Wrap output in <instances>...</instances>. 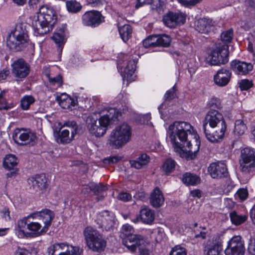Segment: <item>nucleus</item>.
Instances as JSON below:
<instances>
[{
	"label": "nucleus",
	"mask_w": 255,
	"mask_h": 255,
	"mask_svg": "<svg viewBox=\"0 0 255 255\" xmlns=\"http://www.w3.org/2000/svg\"><path fill=\"white\" fill-rule=\"evenodd\" d=\"M192 130L193 128L190 124L175 122L169 126L167 132L174 151L181 157L193 159L199 150L200 142L196 139L193 146L188 141V133H191Z\"/></svg>",
	"instance_id": "nucleus-1"
},
{
	"label": "nucleus",
	"mask_w": 255,
	"mask_h": 255,
	"mask_svg": "<svg viewBox=\"0 0 255 255\" xmlns=\"http://www.w3.org/2000/svg\"><path fill=\"white\" fill-rule=\"evenodd\" d=\"M103 113L99 118L96 114L88 116L86 120V126L89 133L95 137L103 136L107 130L108 127L114 123L121 116L115 108H106L99 112Z\"/></svg>",
	"instance_id": "nucleus-2"
},
{
	"label": "nucleus",
	"mask_w": 255,
	"mask_h": 255,
	"mask_svg": "<svg viewBox=\"0 0 255 255\" xmlns=\"http://www.w3.org/2000/svg\"><path fill=\"white\" fill-rule=\"evenodd\" d=\"M57 21L53 7L48 5L41 6L33 17L32 26L35 35H43L51 31Z\"/></svg>",
	"instance_id": "nucleus-3"
},
{
	"label": "nucleus",
	"mask_w": 255,
	"mask_h": 255,
	"mask_svg": "<svg viewBox=\"0 0 255 255\" xmlns=\"http://www.w3.org/2000/svg\"><path fill=\"white\" fill-rule=\"evenodd\" d=\"M24 23L16 24L15 30L11 32L7 38V46L13 51L21 50L28 42V36Z\"/></svg>",
	"instance_id": "nucleus-4"
},
{
	"label": "nucleus",
	"mask_w": 255,
	"mask_h": 255,
	"mask_svg": "<svg viewBox=\"0 0 255 255\" xmlns=\"http://www.w3.org/2000/svg\"><path fill=\"white\" fill-rule=\"evenodd\" d=\"M131 128L128 124L123 123L116 126L111 131L109 143L116 148L122 147L131 139Z\"/></svg>",
	"instance_id": "nucleus-5"
},
{
	"label": "nucleus",
	"mask_w": 255,
	"mask_h": 255,
	"mask_svg": "<svg viewBox=\"0 0 255 255\" xmlns=\"http://www.w3.org/2000/svg\"><path fill=\"white\" fill-rule=\"evenodd\" d=\"M86 244L93 251L101 252L106 246V241L103 236L91 226L87 227L83 232Z\"/></svg>",
	"instance_id": "nucleus-6"
},
{
	"label": "nucleus",
	"mask_w": 255,
	"mask_h": 255,
	"mask_svg": "<svg viewBox=\"0 0 255 255\" xmlns=\"http://www.w3.org/2000/svg\"><path fill=\"white\" fill-rule=\"evenodd\" d=\"M229 46L227 44L218 43L205 59L210 65H220L228 62Z\"/></svg>",
	"instance_id": "nucleus-7"
},
{
	"label": "nucleus",
	"mask_w": 255,
	"mask_h": 255,
	"mask_svg": "<svg viewBox=\"0 0 255 255\" xmlns=\"http://www.w3.org/2000/svg\"><path fill=\"white\" fill-rule=\"evenodd\" d=\"M79 126L74 121H67L64 123L58 133L57 138L58 142L69 143L77 133Z\"/></svg>",
	"instance_id": "nucleus-8"
},
{
	"label": "nucleus",
	"mask_w": 255,
	"mask_h": 255,
	"mask_svg": "<svg viewBox=\"0 0 255 255\" xmlns=\"http://www.w3.org/2000/svg\"><path fill=\"white\" fill-rule=\"evenodd\" d=\"M241 157L243 161L240 163V170L244 173H250L255 168V150L247 147L241 151Z\"/></svg>",
	"instance_id": "nucleus-9"
},
{
	"label": "nucleus",
	"mask_w": 255,
	"mask_h": 255,
	"mask_svg": "<svg viewBox=\"0 0 255 255\" xmlns=\"http://www.w3.org/2000/svg\"><path fill=\"white\" fill-rule=\"evenodd\" d=\"M128 240L125 241L127 249L131 253H134L138 249L139 255H151L150 251L146 248L148 245L143 236H131Z\"/></svg>",
	"instance_id": "nucleus-10"
},
{
	"label": "nucleus",
	"mask_w": 255,
	"mask_h": 255,
	"mask_svg": "<svg viewBox=\"0 0 255 255\" xmlns=\"http://www.w3.org/2000/svg\"><path fill=\"white\" fill-rule=\"evenodd\" d=\"M14 142L21 145H33L36 140L35 134L23 128H16L12 133Z\"/></svg>",
	"instance_id": "nucleus-11"
},
{
	"label": "nucleus",
	"mask_w": 255,
	"mask_h": 255,
	"mask_svg": "<svg viewBox=\"0 0 255 255\" xmlns=\"http://www.w3.org/2000/svg\"><path fill=\"white\" fill-rule=\"evenodd\" d=\"M115 219V217L112 213L105 210L97 215L96 222L99 228L102 229L103 231H111L114 229Z\"/></svg>",
	"instance_id": "nucleus-12"
},
{
	"label": "nucleus",
	"mask_w": 255,
	"mask_h": 255,
	"mask_svg": "<svg viewBox=\"0 0 255 255\" xmlns=\"http://www.w3.org/2000/svg\"><path fill=\"white\" fill-rule=\"evenodd\" d=\"M186 15L181 11H169L163 17L162 21L165 26L174 28L185 23Z\"/></svg>",
	"instance_id": "nucleus-13"
},
{
	"label": "nucleus",
	"mask_w": 255,
	"mask_h": 255,
	"mask_svg": "<svg viewBox=\"0 0 255 255\" xmlns=\"http://www.w3.org/2000/svg\"><path fill=\"white\" fill-rule=\"evenodd\" d=\"M54 216L55 214L53 211L48 209H45L40 211L32 213L28 216V217L41 220L44 224L41 232H46L51 226Z\"/></svg>",
	"instance_id": "nucleus-14"
},
{
	"label": "nucleus",
	"mask_w": 255,
	"mask_h": 255,
	"mask_svg": "<svg viewBox=\"0 0 255 255\" xmlns=\"http://www.w3.org/2000/svg\"><path fill=\"white\" fill-rule=\"evenodd\" d=\"M105 17L97 10L86 12L82 17V23L87 26L96 27L105 21Z\"/></svg>",
	"instance_id": "nucleus-15"
},
{
	"label": "nucleus",
	"mask_w": 255,
	"mask_h": 255,
	"mask_svg": "<svg viewBox=\"0 0 255 255\" xmlns=\"http://www.w3.org/2000/svg\"><path fill=\"white\" fill-rule=\"evenodd\" d=\"M211 130L206 129L204 131L206 138L211 142H217L223 138L226 130L227 126L225 121L222 122L217 126L210 127Z\"/></svg>",
	"instance_id": "nucleus-16"
},
{
	"label": "nucleus",
	"mask_w": 255,
	"mask_h": 255,
	"mask_svg": "<svg viewBox=\"0 0 255 255\" xmlns=\"http://www.w3.org/2000/svg\"><path fill=\"white\" fill-rule=\"evenodd\" d=\"M225 120L221 113L215 109H210L206 114L203 121V130L206 131L207 128V124H209V127H214L219 123L224 122Z\"/></svg>",
	"instance_id": "nucleus-17"
},
{
	"label": "nucleus",
	"mask_w": 255,
	"mask_h": 255,
	"mask_svg": "<svg viewBox=\"0 0 255 255\" xmlns=\"http://www.w3.org/2000/svg\"><path fill=\"white\" fill-rule=\"evenodd\" d=\"M12 67V73L18 79H22L29 74V65L23 59H19L14 61Z\"/></svg>",
	"instance_id": "nucleus-18"
},
{
	"label": "nucleus",
	"mask_w": 255,
	"mask_h": 255,
	"mask_svg": "<svg viewBox=\"0 0 255 255\" xmlns=\"http://www.w3.org/2000/svg\"><path fill=\"white\" fill-rule=\"evenodd\" d=\"M208 171L213 178H221L228 176L226 164L222 162L212 163L208 167Z\"/></svg>",
	"instance_id": "nucleus-19"
},
{
	"label": "nucleus",
	"mask_w": 255,
	"mask_h": 255,
	"mask_svg": "<svg viewBox=\"0 0 255 255\" xmlns=\"http://www.w3.org/2000/svg\"><path fill=\"white\" fill-rule=\"evenodd\" d=\"M30 188L35 191H42L47 187V178L44 174L36 175L28 179Z\"/></svg>",
	"instance_id": "nucleus-20"
},
{
	"label": "nucleus",
	"mask_w": 255,
	"mask_h": 255,
	"mask_svg": "<svg viewBox=\"0 0 255 255\" xmlns=\"http://www.w3.org/2000/svg\"><path fill=\"white\" fill-rule=\"evenodd\" d=\"M231 75L232 73L229 70L222 68L214 76V83L219 87L226 86L230 81Z\"/></svg>",
	"instance_id": "nucleus-21"
},
{
	"label": "nucleus",
	"mask_w": 255,
	"mask_h": 255,
	"mask_svg": "<svg viewBox=\"0 0 255 255\" xmlns=\"http://www.w3.org/2000/svg\"><path fill=\"white\" fill-rule=\"evenodd\" d=\"M214 22L212 19L203 17L198 19L195 24V29L200 33H207L209 32L214 26Z\"/></svg>",
	"instance_id": "nucleus-22"
},
{
	"label": "nucleus",
	"mask_w": 255,
	"mask_h": 255,
	"mask_svg": "<svg viewBox=\"0 0 255 255\" xmlns=\"http://www.w3.org/2000/svg\"><path fill=\"white\" fill-rule=\"evenodd\" d=\"M149 202L150 205L155 208H158L163 205L164 197L159 188L155 187L151 193Z\"/></svg>",
	"instance_id": "nucleus-23"
},
{
	"label": "nucleus",
	"mask_w": 255,
	"mask_h": 255,
	"mask_svg": "<svg viewBox=\"0 0 255 255\" xmlns=\"http://www.w3.org/2000/svg\"><path fill=\"white\" fill-rule=\"evenodd\" d=\"M140 220L146 224H151L155 219V212L149 207L143 205L140 209Z\"/></svg>",
	"instance_id": "nucleus-24"
},
{
	"label": "nucleus",
	"mask_w": 255,
	"mask_h": 255,
	"mask_svg": "<svg viewBox=\"0 0 255 255\" xmlns=\"http://www.w3.org/2000/svg\"><path fill=\"white\" fill-rule=\"evenodd\" d=\"M222 248L216 241L209 240L204 245V253L206 255H219Z\"/></svg>",
	"instance_id": "nucleus-25"
},
{
	"label": "nucleus",
	"mask_w": 255,
	"mask_h": 255,
	"mask_svg": "<svg viewBox=\"0 0 255 255\" xmlns=\"http://www.w3.org/2000/svg\"><path fill=\"white\" fill-rule=\"evenodd\" d=\"M225 255H239V236L233 237L225 250Z\"/></svg>",
	"instance_id": "nucleus-26"
},
{
	"label": "nucleus",
	"mask_w": 255,
	"mask_h": 255,
	"mask_svg": "<svg viewBox=\"0 0 255 255\" xmlns=\"http://www.w3.org/2000/svg\"><path fill=\"white\" fill-rule=\"evenodd\" d=\"M150 161L149 156L145 153L140 154L135 159L129 161L130 166L136 169H140Z\"/></svg>",
	"instance_id": "nucleus-27"
},
{
	"label": "nucleus",
	"mask_w": 255,
	"mask_h": 255,
	"mask_svg": "<svg viewBox=\"0 0 255 255\" xmlns=\"http://www.w3.org/2000/svg\"><path fill=\"white\" fill-rule=\"evenodd\" d=\"M134 232L133 228L128 224L124 225L121 230V237L123 238V244L127 248V245L125 241H128L131 236H142L140 235L133 234Z\"/></svg>",
	"instance_id": "nucleus-28"
},
{
	"label": "nucleus",
	"mask_w": 255,
	"mask_h": 255,
	"mask_svg": "<svg viewBox=\"0 0 255 255\" xmlns=\"http://www.w3.org/2000/svg\"><path fill=\"white\" fill-rule=\"evenodd\" d=\"M31 217L23 218L22 219L19 220L17 221V227L16 230L17 231V236L19 238H23L25 237H27L30 233L25 232V230L26 229V226L28 224V220Z\"/></svg>",
	"instance_id": "nucleus-29"
},
{
	"label": "nucleus",
	"mask_w": 255,
	"mask_h": 255,
	"mask_svg": "<svg viewBox=\"0 0 255 255\" xmlns=\"http://www.w3.org/2000/svg\"><path fill=\"white\" fill-rule=\"evenodd\" d=\"M182 181L187 186H195L200 182V178L195 174L185 173L182 176Z\"/></svg>",
	"instance_id": "nucleus-30"
},
{
	"label": "nucleus",
	"mask_w": 255,
	"mask_h": 255,
	"mask_svg": "<svg viewBox=\"0 0 255 255\" xmlns=\"http://www.w3.org/2000/svg\"><path fill=\"white\" fill-rule=\"evenodd\" d=\"M18 162V160L14 155L7 154L3 159V166L5 169L10 170L16 166Z\"/></svg>",
	"instance_id": "nucleus-31"
},
{
	"label": "nucleus",
	"mask_w": 255,
	"mask_h": 255,
	"mask_svg": "<svg viewBox=\"0 0 255 255\" xmlns=\"http://www.w3.org/2000/svg\"><path fill=\"white\" fill-rule=\"evenodd\" d=\"M59 104L63 109H71L72 107L75 106L76 102L70 97L64 94L59 99Z\"/></svg>",
	"instance_id": "nucleus-32"
},
{
	"label": "nucleus",
	"mask_w": 255,
	"mask_h": 255,
	"mask_svg": "<svg viewBox=\"0 0 255 255\" xmlns=\"http://www.w3.org/2000/svg\"><path fill=\"white\" fill-rule=\"evenodd\" d=\"M121 37L124 42H127L131 36L132 28L128 24H125L119 27Z\"/></svg>",
	"instance_id": "nucleus-33"
},
{
	"label": "nucleus",
	"mask_w": 255,
	"mask_h": 255,
	"mask_svg": "<svg viewBox=\"0 0 255 255\" xmlns=\"http://www.w3.org/2000/svg\"><path fill=\"white\" fill-rule=\"evenodd\" d=\"M176 163L171 158L166 159L163 163L162 169L166 174L172 172L175 169Z\"/></svg>",
	"instance_id": "nucleus-34"
},
{
	"label": "nucleus",
	"mask_w": 255,
	"mask_h": 255,
	"mask_svg": "<svg viewBox=\"0 0 255 255\" xmlns=\"http://www.w3.org/2000/svg\"><path fill=\"white\" fill-rule=\"evenodd\" d=\"M42 226L38 222H29L26 226V229L30 231L32 234L40 235L43 232H41Z\"/></svg>",
	"instance_id": "nucleus-35"
},
{
	"label": "nucleus",
	"mask_w": 255,
	"mask_h": 255,
	"mask_svg": "<svg viewBox=\"0 0 255 255\" xmlns=\"http://www.w3.org/2000/svg\"><path fill=\"white\" fill-rule=\"evenodd\" d=\"M157 40V46L167 47L169 45L171 39L170 37L166 34H162L155 35Z\"/></svg>",
	"instance_id": "nucleus-36"
},
{
	"label": "nucleus",
	"mask_w": 255,
	"mask_h": 255,
	"mask_svg": "<svg viewBox=\"0 0 255 255\" xmlns=\"http://www.w3.org/2000/svg\"><path fill=\"white\" fill-rule=\"evenodd\" d=\"M66 7L68 10L72 13H76L79 11L82 6L79 2L75 0H69L66 2Z\"/></svg>",
	"instance_id": "nucleus-37"
},
{
	"label": "nucleus",
	"mask_w": 255,
	"mask_h": 255,
	"mask_svg": "<svg viewBox=\"0 0 255 255\" xmlns=\"http://www.w3.org/2000/svg\"><path fill=\"white\" fill-rule=\"evenodd\" d=\"M35 102L33 96L30 95L24 96L20 101L21 108L24 110H28L30 106Z\"/></svg>",
	"instance_id": "nucleus-38"
},
{
	"label": "nucleus",
	"mask_w": 255,
	"mask_h": 255,
	"mask_svg": "<svg viewBox=\"0 0 255 255\" xmlns=\"http://www.w3.org/2000/svg\"><path fill=\"white\" fill-rule=\"evenodd\" d=\"M66 247H68L66 244L64 243H56L49 246L47 250V255H54L56 251L60 249H63Z\"/></svg>",
	"instance_id": "nucleus-39"
},
{
	"label": "nucleus",
	"mask_w": 255,
	"mask_h": 255,
	"mask_svg": "<svg viewBox=\"0 0 255 255\" xmlns=\"http://www.w3.org/2000/svg\"><path fill=\"white\" fill-rule=\"evenodd\" d=\"M233 35V30L232 29H230L228 30L225 31L221 34V41L219 43H225L228 45V43L231 41Z\"/></svg>",
	"instance_id": "nucleus-40"
},
{
	"label": "nucleus",
	"mask_w": 255,
	"mask_h": 255,
	"mask_svg": "<svg viewBox=\"0 0 255 255\" xmlns=\"http://www.w3.org/2000/svg\"><path fill=\"white\" fill-rule=\"evenodd\" d=\"M82 251L78 247L71 246L66 252H61L58 255H82Z\"/></svg>",
	"instance_id": "nucleus-41"
},
{
	"label": "nucleus",
	"mask_w": 255,
	"mask_h": 255,
	"mask_svg": "<svg viewBox=\"0 0 255 255\" xmlns=\"http://www.w3.org/2000/svg\"><path fill=\"white\" fill-rule=\"evenodd\" d=\"M163 236L164 233L160 229H155L151 232L150 238L153 241L159 243L162 241Z\"/></svg>",
	"instance_id": "nucleus-42"
},
{
	"label": "nucleus",
	"mask_w": 255,
	"mask_h": 255,
	"mask_svg": "<svg viewBox=\"0 0 255 255\" xmlns=\"http://www.w3.org/2000/svg\"><path fill=\"white\" fill-rule=\"evenodd\" d=\"M5 93L2 91L0 93V110H8L14 107L13 103H8L3 98Z\"/></svg>",
	"instance_id": "nucleus-43"
},
{
	"label": "nucleus",
	"mask_w": 255,
	"mask_h": 255,
	"mask_svg": "<svg viewBox=\"0 0 255 255\" xmlns=\"http://www.w3.org/2000/svg\"><path fill=\"white\" fill-rule=\"evenodd\" d=\"M143 45L145 48L149 47H155L157 45V40L155 35H151L144 39L142 42Z\"/></svg>",
	"instance_id": "nucleus-44"
},
{
	"label": "nucleus",
	"mask_w": 255,
	"mask_h": 255,
	"mask_svg": "<svg viewBox=\"0 0 255 255\" xmlns=\"http://www.w3.org/2000/svg\"><path fill=\"white\" fill-rule=\"evenodd\" d=\"M136 61L134 60H129L124 70V72L128 75L131 76L136 69Z\"/></svg>",
	"instance_id": "nucleus-45"
},
{
	"label": "nucleus",
	"mask_w": 255,
	"mask_h": 255,
	"mask_svg": "<svg viewBox=\"0 0 255 255\" xmlns=\"http://www.w3.org/2000/svg\"><path fill=\"white\" fill-rule=\"evenodd\" d=\"M52 38L54 41V42L58 45L59 51L61 52L62 49L61 46L64 42L63 34L58 32L55 33L52 37Z\"/></svg>",
	"instance_id": "nucleus-46"
},
{
	"label": "nucleus",
	"mask_w": 255,
	"mask_h": 255,
	"mask_svg": "<svg viewBox=\"0 0 255 255\" xmlns=\"http://www.w3.org/2000/svg\"><path fill=\"white\" fill-rule=\"evenodd\" d=\"M253 69V66L251 63L240 61V75H246Z\"/></svg>",
	"instance_id": "nucleus-47"
},
{
	"label": "nucleus",
	"mask_w": 255,
	"mask_h": 255,
	"mask_svg": "<svg viewBox=\"0 0 255 255\" xmlns=\"http://www.w3.org/2000/svg\"><path fill=\"white\" fill-rule=\"evenodd\" d=\"M92 188L93 189L92 192H93L95 195L102 193L107 189V187L101 183H92Z\"/></svg>",
	"instance_id": "nucleus-48"
},
{
	"label": "nucleus",
	"mask_w": 255,
	"mask_h": 255,
	"mask_svg": "<svg viewBox=\"0 0 255 255\" xmlns=\"http://www.w3.org/2000/svg\"><path fill=\"white\" fill-rule=\"evenodd\" d=\"M254 86L252 80L249 79H242L240 81V90L247 91Z\"/></svg>",
	"instance_id": "nucleus-49"
},
{
	"label": "nucleus",
	"mask_w": 255,
	"mask_h": 255,
	"mask_svg": "<svg viewBox=\"0 0 255 255\" xmlns=\"http://www.w3.org/2000/svg\"><path fill=\"white\" fill-rule=\"evenodd\" d=\"M170 255H187V254L185 248L177 245L172 248Z\"/></svg>",
	"instance_id": "nucleus-50"
},
{
	"label": "nucleus",
	"mask_w": 255,
	"mask_h": 255,
	"mask_svg": "<svg viewBox=\"0 0 255 255\" xmlns=\"http://www.w3.org/2000/svg\"><path fill=\"white\" fill-rule=\"evenodd\" d=\"M210 109H220L222 108L221 102L219 99L213 98L211 99L209 103Z\"/></svg>",
	"instance_id": "nucleus-51"
},
{
	"label": "nucleus",
	"mask_w": 255,
	"mask_h": 255,
	"mask_svg": "<svg viewBox=\"0 0 255 255\" xmlns=\"http://www.w3.org/2000/svg\"><path fill=\"white\" fill-rule=\"evenodd\" d=\"M122 159V157L119 156H112L103 159V163L105 164H111L117 163Z\"/></svg>",
	"instance_id": "nucleus-52"
},
{
	"label": "nucleus",
	"mask_w": 255,
	"mask_h": 255,
	"mask_svg": "<svg viewBox=\"0 0 255 255\" xmlns=\"http://www.w3.org/2000/svg\"><path fill=\"white\" fill-rule=\"evenodd\" d=\"M49 82L52 85H55V84H57L59 85H61L62 84V76L60 75H58L55 77L52 78L50 77H48Z\"/></svg>",
	"instance_id": "nucleus-53"
},
{
	"label": "nucleus",
	"mask_w": 255,
	"mask_h": 255,
	"mask_svg": "<svg viewBox=\"0 0 255 255\" xmlns=\"http://www.w3.org/2000/svg\"><path fill=\"white\" fill-rule=\"evenodd\" d=\"M118 199L124 202H127L131 199V195L128 193L122 192L119 194Z\"/></svg>",
	"instance_id": "nucleus-54"
},
{
	"label": "nucleus",
	"mask_w": 255,
	"mask_h": 255,
	"mask_svg": "<svg viewBox=\"0 0 255 255\" xmlns=\"http://www.w3.org/2000/svg\"><path fill=\"white\" fill-rule=\"evenodd\" d=\"M230 68L237 75H239V60H233L230 63Z\"/></svg>",
	"instance_id": "nucleus-55"
},
{
	"label": "nucleus",
	"mask_w": 255,
	"mask_h": 255,
	"mask_svg": "<svg viewBox=\"0 0 255 255\" xmlns=\"http://www.w3.org/2000/svg\"><path fill=\"white\" fill-rule=\"evenodd\" d=\"M231 222L235 225H239V216L235 211L231 212L230 214Z\"/></svg>",
	"instance_id": "nucleus-56"
},
{
	"label": "nucleus",
	"mask_w": 255,
	"mask_h": 255,
	"mask_svg": "<svg viewBox=\"0 0 255 255\" xmlns=\"http://www.w3.org/2000/svg\"><path fill=\"white\" fill-rule=\"evenodd\" d=\"M175 97V90L173 87L171 89L167 91L165 94L164 98L166 101H170Z\"/></svg>",
	"instance_id": "nucleus-57"
},
{
	"label": "nucleus",
	"mask_w": 255,
	"mask_h": 255,
	"mask_svg": "<svg viewBox=\"0 0 255 255\" xmlns=\"http://www.w3.org/2000/svg\"><path fill=\"white\" fill-rule=\"evenodd\" d=\"M1 213L2 214V218L5 221H8L10 219V217L9 215L10 212L9 211L8 208L6 207L3 208L1 211Z\"/></svg>",
	"instance_id": "nucleus-58"
},
{
	"label": "nucleus",
	"mask_w": 255,
	"mask_h": 255,
	"mask_svg": "<svg viewBox=\"0 0 255 255\" xmlns=\"http://www.w3.org/2000/svg\"><path fill=\"white\" fill-rule=\"evenodd\" d=\"M248 191L247 188H240V201H244L248 197Z\"/></svg>",
	"instance_id": "nucleus-59"
},
{
	"label": "nucleus",
	"mask_w": 255,
	"mask_h": 255,
	"mask_svg": "<svg viewBox=\"0 0 255 255\" xmlns=\"http://www.w3.org/2000/svg\"><path fill=\"white\" fill-rule=\"evenodd\" d=\"M195 235V238H201L202 239H205L206 237V233L205 232L203 231H198L197 230L194 231Z\"/></svg>",
	"instance_id": "nucleus-60"
},
{
	"label": "nucleus",
	"mask_w": 255,
	"mask_h": 255,
	"mask_svg": "<svg viewBox=\"0 0 255 255\" xmlns=\"http://www.w3.org/2000/svg\"><path fill=\"white\" fill-rule=\"evenodd\" d=\"M29 252L25 248H18L15 252V255H27Z\"/></svg>",
	"instance_id": "nucleus-61"
},
{
	"label": "nucleus",
	"mask_w": 255,
	"mask_h": 255,
	"mask_svg": "<svg viewBox=\"0 0 255 255\" xmlns=\"http://www.w3.org/2000/svg\"><path fill=\"white\" fill-rule=\"evenodd\" d=\"M248 132V128L246 125L244 124L243 121H240V134H244Z\"/></svg>",
	"instance_id": "nucleus-62"
},
{
	"label": "nucleus",
	"mask_w": 255,
	"mask_h": 255,
	"mask_svg": "<svg viewBox=\"0 0 255 255\" xmlns=\"http://www.w3.org/2000/svg\"><path fill=\"white\" fill-rule=\"evenodd\" d=\"M248 251L249 254L252 255H255V239L254 244H249L248 248Z\"/></svg>",
	"instance_id": "nucleus-63"
},
{
	"label": "nucleus",
	"mask_w": 255,
	"mask_h": 255,
	"mask_svg": "<svg viewBox=\"0 0 255 255\" xmlns=\"http://www.w3.org/2000/svg\"><path fill=\"white\" fill-rule=\"evenodd\" d=\"M9 74L8 70H2L0 72V81L5 80Z\"/></svg>",
	"instance_id": "nucleus-64"
}]
</instances>
